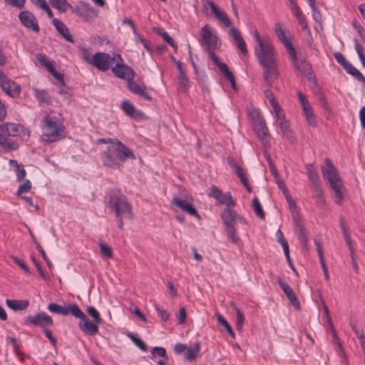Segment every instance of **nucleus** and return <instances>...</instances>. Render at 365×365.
<instances>
[{"instance_id": "1", "label": "nucleus", "mask_w": 365, "mask_h": 365, "mask_svg": "<svg viewBox=\"0 0 365 365\" xmlns=\"http://www.w3.org/2000/svg\"><path fill=\"white\" fill-rule=\"evenodd\" d=\"M105 205L115 214L118 227L124 228L123 220L133 219L132 205L120 190L111 189L106 192L104 197Z\"/></svg>"}, {"instance_id": "2", "label": "nucleus", "mask_w": 365, "mask_h": 365, "mask_svg": "<svg viewBox=\"0 0 365 365\" xmlns=\"http://www.w3.org/2000/svg\"><path fill=\"white\" fill-rule=\"evenodd\" d=\"M101 160L105 167L116 170L120 169L128 160H135L133 151L118 140L110 145L101 154Z\"/></svg>"}, {"instance_id": "3", "label": "nucleus", "mask_w": 365, "mask_h": 365, "mask_svg": "<svg viewBox=\"0 0 365 365\" xmlns=\"http://www.w3.org/2000/svg\"><path fill=\"white\" fill-rule=\"evenodd\" d=\"M324 178L327 180L330 187L334 190V199L337 205H341L344 198V187L342 185L339 175L330 159L324 160V166L322 167Z\"/></svg>"}, {"instance_id": "4", "label": "nucleus", "mask_w": 365, "mask_h": 365, "mask_svg": "<svg viewBox=\"0 0 365 365\" xmlns=\"http://www.w3.org/2000/svg\"><path fill=\"white\" fill-rule=\"evenodd\" d=\"M263 68V80L268 87L273 86L274 80L279 77L274 50L267 51L266 53L255 56Z\"/></svg>"}, {"instance_id": "5", "label": "nucleus", "mask_w": 365, "mask_h": 365, "mask_svg": "<svg viewBox=\"0 0 365 365\" xmlns=\"http://www.w3.org/2000/svg\"><path fill=\"white\" fill-rule=\"evenodd\" d=\"M44 120L46 132L42 135L43 140L53 143L63 138L61 132L64 129L63 125L48 116L46 117Z\"/></svg>"}, {"instance_id": "6", "label": "nucleus", "mask_w": 365, "mask_h": 365, "mask_svg": "<svg viewBox=\"0 0 365 365\" xmlns=\"http://www.w3.org/2000/svg\"><path fill=\"white\" fill-rule=\"evenodd\" d=\"M200 34L202 37L201 45L205 51L216 50L220 47V39L215 31L212 32V29L209 24L205 25L200 29Z\"/></svg>"}, {"instance_id": "7", "label": "nucleus", "mask_w": 365, "mask_h": 365, "mask_svg": "<svg viewBox=\"0 0 365 365\" xmlns=\"http://www.w3.org/2000/svg\"><path fill=\"white\" fill-rule=\"evenodd\" d=\"M71 11L89 23L94 21L98 15L97 9L92 7L89 3L83 1H80L76 6H72Z\"/></svg>"}, {"instance_id": "8", "label": "nucleus", "mask_w": 365, "mask_h": 365, "mask_svg": "<svg viewBox=\"0 0 365 365\" xmlns=\"http://www.w3.org/2000/svg\"><path fill=\"white\" fill-rule=\"evenodd\" d=\"M48 309L54 314L67 316L70 313L76 318H82L85 317L83 312L79 308L77 304H68L67 307L61 306L56 303H51L48 306Z\"/></svg>"}, {"instance_id": "9", "label": "nucleus", "mask_w": 365, "mask_h": 365, "mask_svg": "<svg viewBox=\"0 0 365 365\" xmlns=\"http://www.w3.org/2000/svg\"><path fill=\"white\" fill-rule=\"evenodd\" d=\"M19 148V143L9 138V133L8 128L5 126V123L0 124V151L9 153L16 150Z\"/></svg>"}, {"instance_id": "10", "label": "nucleus", "mask_w": 365, "mask_h": 365, "mask_svg": "<svg viewBox=\"0 0 365 365\" xmlns=\"http://www.w3.org/2000/svg\"><path fill=\"white\" fill-rule=\"evenodd\" d=\"M115 58L103 52L96 53L91 61V64L101 71H106L113 66Z\"/></svg>"}, {"instance_id": "11", "label": "nucleus", "mask_w": 365, "mask_h": 365, "mask_svg": "<svg viewBox=\"0 0 365 365\" xmlns=\"http://www.w3.org/2000/svg\"><path fill=\"white\" fill-rule=\"evenodd\" d=\"M0 86L1 89L10 97L16 98L21 93V86L10 79L6 74L0 71Z\"/></svg>"}, {"instance_id": "12", "label": "nucleus", "mask_w": 365, "mask_h": 365, "mask_svg": "<svg viewBox=\"0 0 365 365\" xmlns=\"http://www.w3.org/2000/svg\"><path fill=\"white\" fill-rule=\"evenodd\" d=\"M294 69L300 74L305 75L309 81L315 82L313 76V70L311 63L307 61V55L304 52H299V58L297 61L292 63Z\"/></svg>"}, {"instance_id": "13", "label": "nucleus", "mask_w": 365, "mask_h": 365, "mask_svg": "<svg viewBox=\"0 0 365 365\" xmlns=\"http://www.w3.org/2000/svg\"><path fill=\"white\" fill-rule=\"evenodd\" d=\"M202 12L206 15H209L207 12V6L211 9L212 13L215 16L221 21L226 27L231 26V21L227 15L221 9H219L217 4L212 1L202 0Z\"/></svg>"}, {"instance_id": "14", "label": "nucleus", "mask_w": 365, "mask_h": 365, "mask_svg": "<svg viewBox=\"0 0 365 365\" xmlns=\"http://www.w3.org/2000/svg\"><path fill=\"white\" fill-rule=\"evenodd\" d=\"M202 12L206 15H209L207 12V6L211 9L212 13L215 16L221 21L226 27L231 26V21L227 15L221 9H219L217 4L212 1L202 0Z\"/></svg>"}, {"instance_id": "15", "label": "nucleus", "mask_w": 365, "mask_h": 365, "mask_svg": "<svg viewBox=\"0 0 365 365\" xmlns=\"http://www.w3.org/2000/svg\"><path fill=\"white\" fill-rule=\"evenodd\" d=\"M202 12L206 15H209L207 12V6L211 9L212 13L215 16L221 21L226 27L231 26V21L227 15L221 9H219L217 4L212 1L202 0Z\"/></svg>"}, {"instance_id": "16", "label": "nucleus", "mask_w": 365, "mask_h": 365, "mask_svg": "<svg viewBox=\"0 0 365 365\" xmlns=\"http://www.w3.org/2000/svg\"><path fill=\"white\" fill-rule=\"evenodd\" d=\"M202 12L206 15H209L207 12V6L211 9L212 13L215 16L221 21L226 27L231 26V21L227 15L221 9H219L217 4L212 1L202 0Z\"/></svg>"}, {"instance_id": "17", "label": "nucleus", "mask_w": 365, "mask_h": 365, "mask_svg": "<svg viewBox=\"0 0 365 365\" xmlns=\"http://www.w3.org/2000/svg\"><path fill=\"white\" fill-rule=\"evenodd\" d=\"M26 324H33L41 329L51 327L53 324L52 318L44 312L38 313L32 316L29 315L25 318Z\"/></svg>"}, {"instance_id": "18", "label": "nucleus", "mask_w": 365, "mask_h": 365, "mask_svg": "<svg viewBox=\"0 0 365 365\" xmlns=\"http://www.w3.org/2000/svg\"><path fill=\"white\" fill-rule=\"evenodd\" d=\"M120 61H118L114 67H112V72L119 78L125 79L127 81L130 78H133L135 72L133 69L128 65L123 63V59L121 56L117 55Z\"/></svg>"}, {"instance_id": "19", "label": "nucleus", "mask_w": 365, "mask_h": 365, "mask_svg": "<svg viewBox=\"0 0 365 365\" xmlns=\"http://www.w3.org/2000/svg\"><path fill=\"white\" fill-rule=\"evenodd\" d=\"M6 128H8L9 137L18 136L22 140L27 141L30 138L31 131L29 128L19 123H4Z\"/></svg>"}, {"instance_id": "20", "label": "nucleus", "mask_w": 365, "mask_h": 365, "mask_svg": "<svg viewBox=\"0 0 365 365\" xmlns=\"http://www.w3.org/2000/svg\"><path fill=\"white\" fill-rule=\"evenodd\" d=\"M221 218L225 227L235 226V222L245 223V220L235 210L227 207L221 213Z\"/></svg>"}, {"instance_id": "21", "label": "nucleus", "mask_w": 365, "mask_h": 365, "mask_svg": "<svg viewBox=\"0 0 365 365\" xmlns=\"http://www.w3.org/2000/svg\"><path fill=\"white\" fill-rule=\"evenodd\" d=\"M277 283L294 309L297 311L300 310L301 305L299 300L298 299L295 292L290 287V286L287 282L283 281L279 277H277Z\"/></svg>"}, {"instance_id": "22", "label": "nucleus", "mask_w": 365, "mask_h": 365, "mask_svg": "<svg viewBox=\"0 0 365 365\" xmlns=\"http://www.w3.org/2000/svg\"><path fill=\"white\" fill-rule=\"evenodd\" d=\"M19 18L21 24L29 29H31L35 32L40 30L36 16L29 11H21Z\"/></svg>"}, {"instance_id": "23", "label": "nucleus", "mask_w": 365, "mask_h": 365, "mask_svg": "<svg viewBox=\"0 0 365 365\" xmlns=\"http://www.w3.org/2000/svg\"><path fill=\"white\" fill-rule=\"evenodd\" d=\"M171 203L172 205L179 207L183 212L192 216H195L199 220L200 219V216L196 210L195 206L187 200H183L179 197L175 196L173 197Z\"/></svg>"}, {"instance_id": "24", "label": "nucleus", "mask_w": 365, "mask_h": 365, "mask_svg": "<svg viewBox=\"0 0 365 365\" xmlns=\"http://www.w3.org/2000/svg\"><path fill=\"white\" fill-rule=\"evenodd\" d=\"M79 319V327L83 332L90 336H95L98 332V324L101 323L90 321L86 314L84 317Z\"/></svg>"}, {"instance_id": "25", "label": "nucleus", "mask_w": 365, "mask_h": 365, "mask_svg": "<svg viewBox=\"0 0 365 365\" xmlns=\"http://www.w3.org/2000/svg\"><path fill=\"white\" fill-rule=\"evenodd\" d=\"M127 87L133 93L138 95L148 101H153L151 96L145 91V86L138 84L136 81H133V78H130L128 81Z\"/></svg>"}, {"instance_id": "26", "label": "nucleus", "mask_w": 365, "mask_h": 365, "mask_svg": "<svg viewBox=\"0 0 365 365\" xmlns=\"http://www.w3.org/2000/svg\"><path fill=\"white\" fill-rule=\"evenodd\" d=\"M254 36L257 43L255 48V55L257 56L266 53L267 51L274 50L271 43L269 41H262L257 30L254 31Z\"/></svg>"}, {"instance_id": "27", "label": "nucleus", "mask_w": 365, "mask_h": 365, "mask_svg": "<svg viewBox=\"0 0 365 365\" xmlns=\"http://www.w3.org/2000/svg\"><path fill=\"white\" fill-rule=\"evenodd\" d=\"M121 109L125 115L132 118L140 119L143 118L144 115L143 113L140 110L136 109L134 105L128 100L123 101L121 103Z\"/></svg>"}, {"instance_id": "28", "label": "nucleus", "mask_w": 365, "mask_h": 365, "mask_svg": "<svg viewBox=\"0 0 365 365\" xmlns=\"http://www.w3.org/2000/svg\"><path fill=\"white\" fill-rule=\"evenodd\" d=\"M53 25L55 26L57 31L68 42L73 43L74 39L71 34L66 25L58 19H53L52 21Z\"/></svg>"}, {"instance_id": "29", "label": "nucleus", "mask_w": 365, "mask_h": 365, "mask_svg": "<svg viewBox=\"0 0 365 365\" xmlns=\"http://www.w3.org/2000/svg\"><path fill=\"white\" fill-rule=\"evenodd\" d=\"M255 131L264 144L269 143L267 138L269 130L264 120H259L255 124Z\"/></svg>"}, {"instance_id": "30", "label": "nucleus", "mask_w": 365, "mask_h": 365, "mask_svg": "<svg viewBox=\"0 0 365 365\" xmlns=\"http://www.w3.org/2000/svg\"><path fill=\"white\" fill-rule=\"evenodd\" d=\"M217 66L223 74L225 79L230 82L231 87L232 89L236 90V81L234 74L229 69L227 65L225 63L220 62Z\"/></svg>"}, {"instance_id": "31", "label": "nucleus", "mask_w": 365, "mask_h": 365, "mask_svg": "<svg viewBox=\"0 0 365 365\" xmlns=\"http://www.w3.org/2000/svg\"><path fill=\"white\" fill-rule=\"evenodd\" d=\"M33 91L39 106L50 104L51 98L46 90L33 88Z\"/></svg>"}, {"instance_id": "32", "label": "nucleus", "mask_w": 365, "mask_h": 365, "mask_svg": "<svg viewBox=\"0 0 365 365\" xmlns=\"http://www.w3.org/2000/svg\"><path fill=\"white\" fill-rule=\"evenodd\" d=\"M6 305L14 311L26 309L29 305V300L6 299Z\"/></svg>"}, {"instance_id": "33", "label": "nucleus", "mask_w": 365, "mask_h": 365, "mask_svg": "<svg viewBox=\"0 0 365 365\" xmlns=\"http://www.w3.org/2000/svg\"><path fill=\"white\" fill-rule=\"evenodd\" d=\"M311 188L314 192L313 197L315 199L317 206L321 208H324L326 205V201L321 185H316V187H312Z\"/></svg>"}, {"instance_id": "34", "label": "nucleus", "mask_w": 365, "mask_h": 365, "mask_svg": "<svg viewBox=\"0 0 365 365\" xmlns=\"http://www.w3.org/2000/svg\"><path fill=\"white\" fill-rule=\"evenodd\" d=\"M48 1L53 8L62 13H66L72 9V5L67 0H48Z\"/></svg>"}, {"instance_id": "35", "label": "nucleus", "mask_w": 365, "mask_h": 365, "mask_svg": "<svg viewBox=\"0 0 365 365\" xmlns=\"http://www.w3.org/2000/svg\"><path fill=\"white\" fill-rule=\"evenodd\" d=\"M306 168L308 173L309 179L312 183V187H316V185H321L319 177L317 172L312 163L307 164Z\"/></svg>"}, {"instance_id": "36", "label": "nucleus", "mask_w": 365, "mask_h": 365, "mask_svg": "<svg viewBox=\"0 0 365 365\" xmlns=\"http://www.w3.org/2000/svg\"><path fill=\"white\" fill-rule=\"evenodd\" d=\"M200 342L197 341L194 344L193 347L187 348L185 357L186 361L191 362L197 359L200 350Z\"/></svg>"}, {"instance_id": "37", "label": "nucleus", "mask_w": 365, "mask_h": 365, "mask_svg": "<svg viewBox=\"0 0 365 365\" xmlns=\"http://www.w3.org/2000/svg\"><path fill=\"white\" fill-rule=\"evenodd\" d=\"M157 34L160 35L163 40L167 42L170 46H171L175 51L176 52L178 50V43L176 41L166 32L163 28H158L156 29Z\"/></svg>"}, {"instance_id": "38", "label": "nucleus", "mask_w": 365, "mask_h": 365, "mask_svg": "<svg viewBox=\"0 0 365 365\" xmlns=\"http://www.w3.org/2000/svg\"><path fill=\"white\" fill-rule=\"evenodd\" d=\"M228 163H229L230 166L232 169L235 170V173L239 178V179L240 180V181L242 182H243L244 180H248L246 176L244 169L241 166H240L239 165H237V163H236L235 161H233L230 159H228Z\"/></svg>"}, {"instance_id": "39", "label": "nucleus", "mask_w": 365, "mask_h": 365, "mask_svg": "<svg viewBox=\"0 0 365 365\" xmlns=\"http://www.w3.org/2000/svg\"><path fill=\"white\" fill-rule=\"evenodd\" d=\"M208 195L210 197L215 198L217 201L218 205H225L226 202L225 199L223 197L222 191L215 185H212Z\"/></svg>"}, {"instance_id": "40", "label": "nucleus", "mask_w": 365, "mask_h": 365, "mask_svg": "<svg viewBox=\"0 0 365 365\" xmlns=\"http://www.w3.org/2000/svg\"><path fill=\"white\" fill-rule=\"evenodd\" d=\"M216 316H217V321L218 324H221L224 327L225 330L227 331V332L230 334V336L232 339H235V334L232 327L230 325V324L227 322V321L225 319V317L220 314H217Z\"/></svg>"}, {"instance_id": "41", "label": "nucleus", "mask_w": 365, "mask_h": 365, "mask_svg": "<svg viewBox=\"0 0 365 365\" xmlns=\"http://www.w3.org/2000/svg\"><path fill=\"white\" fill-rule=\"evenodd\" d=\"M127 336L134 343V344L138 346L143 351H148V346L145 343L139 338L137 335L132 332H128L127 334Z\"/></svg>"}, {"instance_id": "42", "label": "nucleus", "mask_w": 365, "mask_h": 365, "mask_svg": "<svg viewBox=\"0 0 365 365\" xmlns=\"http://www.w3.org/2000/svg\"><path fill=\"white\" fill-rule=\"evenodd\" d=\"M177 78L180 88L182 89L184 92H187L190 87V79L186 73V71L179 73L177 76Z\"/></svg>"}, {"instance_id": "43", "label": "nucleus", "mask_w": 365, "mask_h": 365, "mask_svg": "<svg viewBox=\"0 0 365 365\" xmlns=\"http://www.w3.org/2000/svg\"><path fill=\"white\" fill-rule=\"evenodd\" d=\"M231 307L235 310L237 319H236V327L238 330H242L244 322H245V317L242 311L235 305V304L232 302L230 304Z\"/></svg>"}, {"instance_id": "44", "label": "nucleus", "mask_w": 365, "mask_h": 365, "mask_svg": "<svg viewBox=\"0 0 365 365\" xmlns=\"http://www.w3.org/2000/svg\"><path fill=\"white\" fill-rule=\"evenodd\" d=\"M252 207L256 215L262 220L265 218V212H264L261 203L257 197H255L252 199Z\"/></svg>"}, {"instance_id": "45", "label": "nucleus", "mask_w": 365, "mask_h": 365, "mask_svg": "<svg viewBox=\"0 0 365 365\" xmlns=\"http://www.w3.org/2000/svg\"><path fill=\"white\" fill-rule=\"evenodd\" d=\"M225 231L227 234V238L234 244H237L240 240L237 235V230L235 226L225 227Z\"/></svg>"}, {"instance_id": "46", "label": "nucleus", "mask_w": 365, "mask_h": 365, "mask_svg": "<svg viewBox=\"0 0 365 365\" xmlns=\"http://www.w3.org/2000/svg\"><path fill=\"white\" fill-rule=\"evenodd\" d=\"M274 31L279 38V40L282 43V44L286 43L287 42L289 41L288 36L286 35L285 32L282 28V26L279 23H277L274 25Z\"/></svg>"}, {"instance_id": "47", "label": "nucleus", "mask_w": 365, "mask_h": 365, "mask_svg": "<svg viewBox=\"0 0 365 365\" xmlns=\"http://www.w3.org/2000/svg\"><path fill=\"white\" fill-rule=\"evenodd\" d=\"M303 113L306 117L308 125L315 127L317 125V120L312 108L311 106L307 108L305 110H303Z\"/></svg>"}, {"instance_id": "48", "label": "nucleus", "mask_w": 365, "mask_h": 365, "mask_svg": "<svg viewBox=\"0 0 365 365\" xmlns=\"http://www.w3.org/2000/svg\"><path fill=\"white\" fill-rule=\"evenodd\" d=\"M284 47L286 48L290 58L292 60V62H295L299 58V53H297L294 47L293 46L292 42L289 41L287 42L286 43L283 44Z\"/></svg>"}, {"instance_id": "49", "label": "nucleus", "mask_w": 365, "mask_h": 365, "mask_svg": "<svg viewBox=\"0 0 365 365\" xmlns=\"http://www.w3.org/2000/svg\"><path fill=\"white\" fill-rule=\"evenodd\" d=\"M87 313L93 318V322L96 323H102L103 319H101L99 312L93 307H88L87 309Z\"/></svg>"}, {"instance_id": "50", "label": "nucleus", "mask_w": 365, "mask_h": 365, "mask_svg": "<svg viewBox=\"0 0 365 365\" xmlns=\"http://www.w3.org/2000/svg\"><path fill=\"white\" fill-rule=\"evenodd\" d=\"M344 70L346 71L347 73L354 76L356 80L362 75V73L357 68H356L350 62L348 63V65H346Z\"/></svg>"}, {"instance_id": "51", "label": "nucleus", "mask_w": 365, "mask_h": 365, "mask_svg": "<svg viewBox=\"0 0 365 365\" xmlns=\"http://www.w3.org/2000/svg\"><path fill=\"white\" fill-rule=\"evenodd\" d=\"M99 245H100V250H101L102 255H103L104 257H106L107 258L113 257V254L112 249L110 246H108V245L103 243V242H101Z\"/></svg>"}, {"instance_id": "52", "label": "nucleus", "mask_w": 365, "mask_h": 365, "mask_svg": "<svg viewBox=\"0 0 365 365\" xmlns=\"http://www.w3.org/2000/svg\"><path fill=\"white\" fill-rule=\"evenodd\" d=\"M312 8V14L313 19L318 24H322V14L319 9L316 6V2L314 4H309Z\"/></svg>"}, {"instance_id": "53", "label": "nucleus", "mask_w": 365, "mask_h": 365, "mask_svg": "<svg viewBox=\"0 0 365 365\" xmlns=\"http://www.w3.org/2000/svg\"><path fill=\"white\" fill-rule=\"evenodd\" d=\"M151 353L153 355V356L156 354L159 356L163 357L166 361L168 360V356L164 347L155 346L151 350Z\"/></svg>"}, {"instance_id": "54", "label": "nucleus", "mask_w": 365, "mask_h": 365, "mask_svg": "<svg viewBox=\"0 0 365 365\" xmlns=\"http://www.w3.org/2000/svg\"><path fill=\"white\" fill-rule=\"evenodd\" d=\"M31 188V182L29 180H25L22 185H21L17 190L16 195H21L22 193L29 192Z\"/></svg>"}, {"instance_id": "55", "label": "nucleus", "mask_w": 365, "mask_h": 365, "mask_svg": "<svg viewBox=\"0 0 365 365\" xmlns=\"http://www.w3.org/2000/svg\"><path fill=\"white\" fill-rule=\"evenodd\" d=\"M354 48L362 66L365 68V56L362 53V46L358 43L357 39H354Z\"/></svg>"}, {"instance_id": "56", "label": "nucleus", "mask_w": 365, "mask_h": 365, "mask_svg": "<svg viewBox=\"0 0 365 365\" xmlns=\"http://www.w3.org/2000/svg\"><path fill=\"white\" fill-rule=\"evenodd\" d=\"M13 261L17 264L21 269H23L27 274H31V271L29 267L26 265L25 262L16 256H11Z\"/></svg>"}, {"instance_id": "57", "label": "nucleus", "mask_w": 365, "mask_h": 365, "mask_svg": "<svg viewBox=\"0 0 365 365\" xmlns=\"http://www.w3.org/2000/svg\"><path fill=\"white\" fill-rule=\"evenodd\" d=\"M155 309L156 310L157 313L158 314V316L160 317L162 321L166 322L169 319L170 314L168 312L167 310L159 307L158 305H155Z\"/></svg>"}, {"instance_id": "58", "label": "nucleus", "mask_w": 365, "mask_h": 365, "mask_svg": "<svg viewBox=\"0 0 365 365\" xmlns=\"http://www.w3.org/2000/svg\"><path fill=\"white\" fill-rule=\"evenodd\" d=\"M334 56L336 61V62L340 64L344 68H345V67L346 66V65H348V63H349L346 58L345 57L343 56L342 53H341L340 52H335L334 53Z\"/></svg>"}, {"instance_id": "59", "label": "nucleus", "mask_w": 365, "mask_h": 365, "mask_svg": "<svg viewBox=\"0 0 365 365\" xmlns=\"http://www.w3.org/2000/svg\"><path fill=\"white\" fill-rule=\"evenodd\" d=\"M271 106L273 108V110L275 113L277 119L285 116L281 106H279L277 101H274V103H271Z\"/></svg>"}, {"instance_id": "60", "label": "nucleus", "mask_w": 365, "mask_h": 365, "mask_svg": "<svg viewBox=\"0 0 365 365\" xmlns=\"http://www.w3.org/2000/svg\"><path fill=\"white\" fill-rule=\"evenodd\" d=\"M277 122L279 123L280 130L283 133L290 130L289 125L288 121L285 119V116L278 118Z\"/></svg>"}, {"instance_id": "61", "label": "nucleus", "mask_w": 365, "mask_h": 365, "mask_svg": "<svg viewBox=\"0 0 365 365\" xmlns=\"http://www.w3.org/2000/svg\"><path fill=\"white\" fill-rule=\"evenodd\" d=\"M353 27L356 30L359 35L363 38H365V29L364 27L356 20L351 23Z\"/></svg>"}, {"instance_id": "62", "label": "nucleus", "mask_w": 365, "mask_h": 365, "mask_svg": "<svg viewBox=\"0 0 365 365\" xmlns=\"http://www.w3.org/2000/svg\"><path fill=\"white\" fill-rule=\"evenodd\" d=\"M36 250L41 253V255L42 256V258L46 261L48 267L49 268H52L53 267V264H52L51 261L47 257L44 250L41 246V245H37Z\"/></svg>"}, {"instance_id": "63", "label": "nucleus", "mask_w": 365, "mask_h": 365, "mask_svg": "<svg viewBox=\"0 0 365 365\" xmlns=\"http://www.w3.org/2000/svg\"><path fill=\"white\" fill-rule=\"evenodd\" d=\"M43 332L45 333L46 334V336L49 339L51 344L54 346L56 347V345H57V340L53 336L52 334V332L51 330H49L48 329H47V327H45V328H43L42 329Z\"/></svg>"}, {"instance_id": "64", "label": "nucleus", "mask_w": 365, "mask_h": 365, "mask_svg": "<svg viewBox=\"0 0 365 365\" xmlns=\"http://www.w3.org/2000/svg\"><path fill=\"white\" fill-rule=\"evenodd\" d=\"M16 180L20 182L21 181L26 175V170L24 168V166L21 165L18 168L16 169Z\"/></svg>"}]
</instances>
